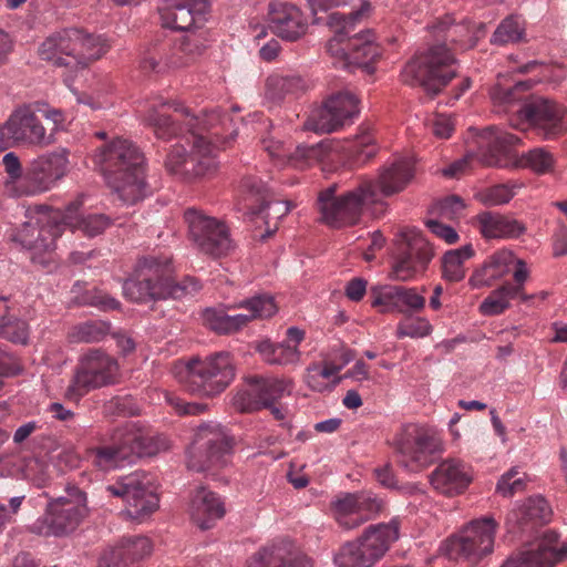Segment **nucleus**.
I'll list each match as a JSON object with an SVG mask.
<instances>
[{
    "label": "nucleus",
    "mask_w": 567,
    "mask_h": 567,
    "mask_svg": "<svg viewBox=\"0 0 567 567\" xmlns=\"http://www.w3.org/2000/svg\"><path fill=\"white\" fill-rule=\"evenodd\" d=\"M145 122L153 128L157 138L171 140L182 134L181 123L187 126L186 144H192L190 153L182 143L172 146L165 166L172 174L204 176L216 167L215 152L234 138L228 135L230 118L218 111L205 112L202 117L193 115L179 102H168L162 96L148 104Z\"/></svg>",
    "instance_id": "1"
},
{
    "label": "nucleus",
    "mask_w": 567,
    "mask_h": 567,
    "mask_svg": "<svg viewBox=\"0 0 567 567\" xmlns=\"http://www.w3.org/2000/svg\"><path fill=\"white\" fill-rule=\"evenodd\" d=\"M529 87L527 81H518L509 86L497 83L491 90V99L504 112L513 113L509 123L517 130L532 128L544 140H555L566 133L567 107L555 100L533 95L515 109Z\"/></svg>",
    "instance_id": "2"
},
{
    "label": "nucleus",
    "mask_w": 567,
    "mask_h": 567,
    "mask_svg": "<svg viewBox=\"0 0 567 567\" xmlns=\"http://www.w3.org/2000/svg\"><path fill=\"white\" fill-rule=\"evenodd\" d=\"M92 159L124 203L135 204L151 193L145 178L144 155L132 141L112 138L95 150Z\"/></svg>",
    "instance_id": "3"
},
{
    "label": "nucleus",
    "mask_w": 567,
    "mask_h": 567,
    "mask_svg": "<svg viewBox=\"0 0 567 567\" xmlns=\"http://www.w3.org/2000/svg\"><path fill=\"white\" fill-rule=\"evenodd\" d=\"M200 289L202 285L195 277L186 276L181 281H176L173 258L166 255L141 257L132 276L123 282L124 296L137 303L169 298L182 299Z\"/></svg>",
    "instance_id": "4"
},
{
    "label": "nucleus",
    "mask_w": 567,
    "mask_h": 567,
    "mask_svg": "<svg viewBox=\"0 0 567 567\" xmlns=\"http://www.w3.org/2000/svg\"><path fill=\"white\" fill-rule=\"evenodd\" d=\"M337 186L331 185L318 196V210L322 223L332 228L350 227L359 224L365 213L373 217L383 215L379 212L380 195L371 182L367 179L357 187L339 196Z\"/></svg>",
    "instance_id": "5"
},
{
    "label": "nucleus",
    "mask_w": 567,
    "mask_h": 567,
    "mask_svg": "<svg viewBox=\"0 0 567 567\" xmlns=\"http://www.w3.org/2000/svg\"><path fill=\"white\" fill-rule=\"evenodd\" d=\"M111 45L101 35L89 34L81 29H64L47 37L39 45L41 60L55 66L84 69L104 55Z\"/></svg>",
    "instance_id": "6"
},
{
    "label": "nucleus",
    "mask_w": 567,
    "mask_h": 567,
    "mask_svg": "<svg viewBox=\"0 0 567 567\" xmlns=\"http://www.w3.org/2000/svg\"><path fill=\"white\" fill-rule=\"evenodd\" d=\"M400 520L369 526L357 539L343 544L333 556L337 567H373L399 539Z\"/></svg>",
    "instance_id": "7"
},
{
    "label": "nucleus",
    "mask_w": 567,
    "mask_h": 567,
    "mask_svg": "<svg viewBox=\"0 0 567 567\" xmlns=\"http://www.w3.org/2000/svg\"><path fill=\"white\" fill-rule=\"evenodd\" d=\"M163 447V442L134 422H126L114 430L111 435V444L90 451L93 464L107 468L116 466L120 462H133L134 458L153 456Z\"/></svg>",
    "instance_id": "8"
},
{
    "label": "nucleus",
    "mask_w": 567,
    "mask_h": 567,
    "mask_svg": "<svg viewBox=\"0 0 567 567\" xmlns=\"http://www.w3.org/2000/svg\"><path fill=\"white\" fill-rule=\"evenodd\" d=\"M455 64L456 60L446 44H435L406 63L402 80L409 85H420L427 92L437 94L456 76Z\"/></svg>",
    "instance_id": "9"
},
{
    "label": "nucleus",
    "mask_w": 567,
    "mask_h": 567,
    "mask_svg": "<svg viewBox=\"0 0 567 567\" xmlns=\"http://www.w3.org/2000/svg\"><path fill=\"white\" fill-rule=\"evenodd\" d=\"M498 523L492 516L471 520L443 543L441 550L452 560L478 564L494 549Z\"/></svg>",
    "instance_id": "10"
},
{
    "label": "nucleus",
    "mask_w": 567,
    "mask_h": 567,
    "mask_svg": "<svg viewBox=\"0 0 567 567\" xmlns=\"http://www.w3.org/2000/svg\"><path fill=\"white\" fill-rule=\"evenodd\" d=\"M120 377L117 360L102 349H90L79 358L64 398L79 402L92 390L115 384Z\"/></svg>",
    "instance_id": "11"
},
{
    "label": "nucleus",
    "mask_w": 567,
    "mask_h": 567,
    "mask_svg": "<svg viewBox=\"0 0 567 567\" xmlns=\"http://www.w3.org/2000/svg\"><path fill=\"white\" fill-rule=\"evenodd\" d=\"M234 378L235 368L230 353L223 351L205 359L189 360L183 384L192 394L210 398L225 391Z\"/></svg>",
    "instance_id": "12"
},
{
    "label": "nucleus",
    "mask_w": 567,
    "mask_h": 567,
    "mask_svg": "<svg viewBox=\"0 0 567 567\" xmlns=\"http://www.w3.org/2000/svg\"><path fill=\"white\" fill-rule=\"evenodd\" d=\"M519 137L496 126L483 130L473 141L474 146L466 155L443 169L444 176L460 177L467 172L474 162L484 166H503L504 156L519 142Z\"/></svg>",
    "instance_id": "13"
},
{
    "label": "nucleus",
    "mask_w": 567,
    "mask_h": 567,
    "mask_svg": "<svg viewBox=\"0 0 567 567\" xmlns=\"http://www.w3.org/2000/svg\"><path fill=\"white\" fill-rule=\"evenodd\" d=\"M53 142V133H47L38 110L31 104L17 107L0 126V151L17 145L43 148Z\"/></svg>",
    "instance_id": "14"
},
{
    "label": "nucleus",
    "mask_w": 567,
    "mask_h": 567,
    "mask_svg": "<svg viewBox=\"0 0 567 567\" xmlns=\"http://www.w3.org/2000/svg\"><path fill=\"white\" fill-rule=\"evenodd\" d=\"M233 443V437L220 425L203 424L198 426L188 452V468L205 472L225 466L229 461Z\"/></svg>",
    "instance_id": "15"
},
{
    "label": "nucleus",
    "mask_w": 567,
    "mask_h": 567,
    "mask_svg": "<svg viewBox=\"0 0 567 567\" xmlns=\"http://www.w3.org/2000/svg\"><path fill=\"white\" fill-rule=\"evenodd\" d=\"M106 491L126 503L121 515L138 523L150 517L159 505L158 496L152 485V477L146 473L135 472L122 477L115 484L107 485Z\"/></svg>",
    "instance_id": "16"
},
{
    "label": "nucleus",
    "mask_w": 567,
    "mask_h": 567,
    "mask_svg": "<svg viewBox=\"0 0 567 567\" xmlns=\"http://www.w3.org/2000/svg\"><path fill=\"white\" fill-rule=\"evenodd\" d=\"M398 464L409 472H420L442 453L443 444L433 431L406 426L395 439Z\"/></svg>",
    "instance_id": "17"
},
{
    "label": "nucleus",
    "mask_w": 567,
    "mask_h": 567,
    "mask_svg": "<svg viewBox=\"0 0 567 567\" xmlns=\"http://www.w3.org/2000/svg\"><path fill=\"white\" fill-rule=\"evenodd\" d=\"M75 497H58L48 504L44 518L35 525L44 536L62 537L73 533L89 514L86 495L75 488Z\"/></svg>",
    "instance_id": "18"
},
{
    "label": "nucleus",
    "mask_w": 567,
    "mask_h": 567,
    "mask_svg": "<svg viewBox=\"0 0 567 567\" xmlns=\"http://www.w3.org/2000/svg\"><path fill=\"white\" fill-rule=\"evenodd\" d=\"M292 381L285 378L274 377H249L246 380V388L240 389L233 398V405L241 413L260 411L264 406H270L271 403L285 396L290 395Z\"/></svg>",
    "instance_id": "19"
},
{
    "label": "nucleus",
    "mask_w": 567,
    "mask_h": 567,
    "mask_svg": "<svg viewBox=\"0 0 567 567\" xmlns=\"http://www.w3.org/2000/svg\"><path fill=\"white\" fill-rule=\"evenodd\" d=\"M69 159L64 152H51L32 159L24 169L19 196L37 195L53 188L68 172Z\"/></svg>",
    "instance_id": "20"
},
{
    "label": "nucleus",
    "mask_w": 567,
    "mask_h": 567,
    "mask_svg": "<svg viewBox=\"0 0 567 567\" xmlns=\"http://www.w3.org/2000/svg\"><path fill=\"white\" fill-rule=\"evenodd\" d=\"M358 114L359 99L350 91H340L312 111L303 126L307 131L330 133L351 122Z\"/></svg>",
    "instance_id": "21"
},
{
    "label": "nucleus",
    "mask_w": 567,
    "mask_h": 567,
    "mask_svg": "<svg viewBox=\"0 0 567 567\" xmlns=\"http://www.w3.org/2000/svg\"><path fill=\"white\" fill-rule=\"evenodd\" d=\"M354 24L347 25L342 31V25L336 28V37L329 42V51L332 54L341 55L348 64H354L372 72L371 64L381 56V48L375 42L372 31L367 30L354 35L344 38L349 34Z\"/></svg>",
    "instance_id": "22"
},
{
    "label": "nucleus",
    "mask_w": 567,
    "mask_h": 567,
    "mask_svg": "<svg viewBox=\"0 0 567 567\" xmlns=\"http://www.w3.org/2000/svg\"><path fill=\"white\" fill-rule=\"evenodd\" d=\"M567 558V540H561L557 532L546 529L535 547L511 556L502 567H553Z\"/></svg>",
    "instance_id": "23"
},
{
    "label": "nucleus",
    "mask_w": 567,
    "mask_h": 567,
    "mask_svg": "<svg viewBox=\"0 0 567 567\" xmlns=\"http://www.w3.org/2000/svg\"><path fill=\"white\" fill-rule=\"evenodd\" d=\"M260 144L270 158L280 166L291 165L303 169L313 163L331 159L332 157L331 150L323 142L310 146L299 145L293 152L282 141L272 135L262 136Z\"/></svg>",
    "instance_id": "24"
},
{
    "label": "nucleus",
    "mask_w": 567,
    "mask_h": 567,
    "mask_svg": "<svg viewBox=\"0 0 567 567\" xmlns=\"http://www.w3.org/2000/svg\"><path fill=\"white\" fill-rule=\"evenodd\" d=\"M238 209L251 216L262 215V219L269 218L270 213L266 215L265 210H272L277 218L287 215L291 210L288 202H269L266 184L257 176H245L237 190Z\"/></svg>",
    "instance_id": "25"
},
{
    "label": "nucleus",
    "mask_w": 567,
    "mask_h": 567,
    "mask_svg": "<svg viewBox=\"0 0 567 567\" xmlns=\"http://www.w3.org/2000/svg\"><path fill=\"white\" fill-rule=\"evenodd\" d=\"M189 238L200 248H230L229 227L221 220L189 208L184 214Z\"/></svg>",
    "instance_id": "26"
},
{
    "label": "nucleus",
    "mask_w": 567,
    "mask_h": 567,
    "mask_svg": "<svg viewBox=\"0 0 567 567\" xmlns=\"http://www.w3.org/2000/svg\"><path fill=\"white\" fill-rule=\"evenodd\" d=\"M208 7V0H163L158 10L165 28L189 31L204 24Z\"/></svg>",
    "instance_id": "27"
},
{
    "label": "nucleus",
    "mask_w": 567,
    "mask_h": 567,
    "mask_svg": "<svg viewBox=\"0 0 567 567\" xmlns=\"http://www.w3.org/2000/svg\"><path fill=\"white\" fill-rule=\"evenodd\" d=\"M153 544L143 535L122 537L114 546L105 549L100 559V567H131L151 556Z\"/></svg>",
    "instance_id": "28"
},
{
    "label": "nucleus",
    "mask_w": 567,
    "mask_h": 567,
    "mask_svg": "<svg viewBox=\"0 0 567 567\" xmlns=\"http://www.w3.org/2000/svg\"><path fill=\"white\" fill-rule=\"evenodd\" d=\"M248 567H311V561L293 542L280 539L259 549Z\"/></svg>",
    "instance_id": "29"
},
{
    "label": "nucleus",
    "mask_w": 567,
    "mask_h": 567,
    "mask_svg": "<svg viewBox=\"0 0 567 567\" xmlns=\"http://www.w3.org/2000/svg\"><path fill=\"white\" fill-rule=\"evenodd\" d=\"M472 480L471 468L455 458L443 461L430 475L431 485L437 492L447 496L463 493Z\"/></svg>",
    "instance_id": "30"
},
{
    "label": "nucleus",
    "mask_w": 567,
    "mask_h": 567,
    "mask_svg": "<svg viewBox=\"0 0 567 567\" xmlns=\"http://www.w3.org/2000/svg\"><path fill=\"white\" fill-rule=\"evenodd\" d=\"M551 509L543 497H529L506 516V526L512 533H532L548 523Z\"/></svg>",
    "instance_id": "31"
},
{
    "label": "nucleus",
    "mask_w": 567,
    "mask_h": 567,
    "mask_svg": "<svg viewBox=\"0 0 567 567\" xmlns=\"http://www.w3.org/2000/svg\"><path fill=\"white\" fill-rule=\"evenodd\" d=\"M414 175V163L411 158L402 157L385 165L378 181H371L380 195L379 212L384 214L386 203L384 197L402 192Z\"/></svg>",
    "instance_id": "32"
},
{
    "label": "nucleus",
    "mask_w": 567,
    "mask_h": 567,
    "mask_svg": "<svg viewBox=\"0 0 567 567\" xmlns=\"http://www.w3.org/2000/svg\"><path fill=\"white\" fill-rule=\"evenodd\" d=\"M269 27L277 37L296 41L306 33L308 23L296 6L275 2L269 6Z\"/></svg>",
    "instance_id": "33"
},
{
    "label": "nucleus",
    "mask_w": 567,
    "mask_h": 567,
    "mask_svg": "<svg viewBox=\"0 0 567 567\" xmlns=\"http://www.w3.org/2000/svg\"><path fill=\"white\" fill-rule=\"evenodd\" d=\"M518 260L522 259L516 258L512 250H498L473 274L470 284L474 288L489 287L494 281L508 275L512 268L515 270Z\"/></svg>",
    "instance_id": "34"
},
{
    "label": "nucleus",
    "mask_w": 567,
    "mask_h": 567,
    "mask_svg": "<svg viewBox=\"0 0 567 567\" xmlns=\"http://www.w3.org/2000/svg\"><path fill=\"white\" fill-rule=\"evenodd\" d=\"M475 225L486 239H514L526 230L525 225L520 221L492 212L477 215Z\"/></svg>",
    "instance_id": "35"
},
{
    "label": "nucleus",
    "mask_w": 567,
    "mask_h": 567,
    "mask_svg": "<svg viewBox=\"0 0 567 567\" xmlns=\"http://www.w3.org/2000/svg\"><path fill=\"white\" fill-rule=\"evenodd\" d=\"M436 37L443 35L444 40L458 43L462 49H471L485 35V24L472 21L454 24L451 17L439 21L433 27Z\"/></svg>",
    "instance_id": "36"
},
{
    "label": "nucleus",
    "mask_w": 567,
    "mask_h": 567,
    "mask_svg": "<svg viewBox=\"0 0 567 567\" xmlns=\"http://www.w3.org/2000/svg\"><path fill=\"white\" fill-rule=\"evenodd\" d=\"M190 515L200 529H209L225 515L224 503L215 493L200 487L192 499Z\"/></svg>",
    "instance_id": "37"
},
{
    "label": "nucleus",
    "mask_w": 567,
    "mask_h": 567,
    "mask_svg": "<svg viewBox=\"0 0 567 567\" xmlns=\"http://www.w3.org/2000/svg\"><path fill=\"white\" fill-rule=\"evenodd\" d=\"M228 305L224 308H207L203 318L206 326L218 334H234L249 324L246 313L229 315Z\"/></svg>",
    "instance_id": "38"
},
{
    "label": "nucleus",
    "mask_w": 567,
    "mask_h": 567,
    "mask_svg": "<svg viewBox=\"0 0 567 567\" xmlns=\"http://www.w3.org/2000/svg\"><path fill=\"white\" fill-rule=\"evenodd\" d=\"M256 351L268 364L288 365L300 361V351L289 342H271L269 339L257 343Z\"/></svg>",
    "instance_id": "39"
},
{
    "label": "nucleus",
    "mask_w": 567,
    "mask_h": 567,
    "mask_svg": "<svg viewBox=\"0 0 567 567\" xmlns=\"http://www.w3.org/2000/svg\"><path fill=\"white\" fill-rule=\"evenodd\" d=\"M79 206V202H73L68 206L66 214L63 217V221L66 226L74 228L76 231H81L87 237H94L110 225L109 217L103 214L89 215L79 219L76 216Z\"/></svg>",
    "instance_id": "40"
},
{
    "label": "nucleus",
    "mask_w": 567,
    "mask_h": 567,
    "mask_svg": "<svg viewBox=\"0 0 567 567\" xmlns=\"http://www.w3.org/2000/svg\"><path fill=\"white\" fill-rule=\"evenodd\" d=\"M430 259L431 256H426L422 250H400L392 265L394 279L410 280L419 270L426 267Z\"/></svg>",
    "instance_id": "41"
},
{
    "label": "nucleus",
    "mask_w": 567,
    "mask_h": 567,
    "mask_svg": "<svg viewBox=\"0 0 567 567\" xmlns=\"http://www.w3.org/2000/svg\"><path fill=\"white\" fill-rule=\"evenodd\" d=\"M306 81L296 74H271L266 81V96L275 102L282 101L288 94L305 91Z\"/></svg>",
    "instance_id": "42"
},
{
    "label": "nucleus",
    "mask_w": 567,
    "mask_h": 567,
    "mask_svg": "<svg viewBox=\"0 0 567 567\" xmlns=\"http://www.w3.org/2000/svg\"><path fill=\"white\" fill-rule=\"evenodd\" d=\"M229 310L246 309L249 313L246 317L249 323L256 319H267L278 311V306L274 296L269 293H259L250 298L243 299L238 302L228 305Z\"/></svg>",
    "instance_id": "43"
},
{
    "label": "nucleus",
    "mask_w": 567,
    "mask_h": 567,
    "mask_svg": "<svg viewBox=\"0 0 567 567\" xmlns=\"http://www.w3.org/2000/svg\"><path fill=\"white\" fill-rule=\"evenodd\" d=\"M518 288H512L511 281H505L489 295L480 305V312L483 316L493 317L504 313L511 307V300L515 299Z\"/></svg>",
    "instance_id": "44"
},
{
    "label": "nucleus",
    "mask_w": 567,
    "mask_h": 567,
    "mask_svg": "<svg viewBox=\"0 0 567 567\" xmlns=\"http://www.w3.org/2000/svg\"><path fill=\"white\" fill-rule=\"evenodd\" d=\"M351 166H361L377 154L374 136L369 127L362 128L354 140L349 142L347 147Z\"/></svg>",
    "instance_id": "45"
},
{
    "label": "nucleus",
    "mask_w": 567,
    "mask_h": 567,
    "mask_svg": "<svg viewBox=\"0 0 567 567\" xmlns=\"http://www.w3.org/2000/svg\"><path fill=\"white\" fill-rule=\"evenodd\" d=\"M331 507L338 524L344 529H354L362 525V519L357 518V493H346L337 497Z\"/></svg>",
    "instance_id": "46"
},
{
    "label": "nucleus",
    "mask_w": 567,
    "mask_h": 567,
    "mask_svg": "<svg viewBox=\"0 0 567 567\" xmlns=\"http://www.w3.org/2000/svg\"><path fill=\"white\" fill-rule=\"evenodd\" d=\"M525 23L519 16H508L505 18L491 38V43L496 45H506L525 41Z\"/></svg>",
    "instance_id": "47"
},
{
    "label": "nucleus",
    "mask_w": 567,
    "mask_h": 567,
    "mask_svg": "<svg viewBox=\"0 0 567 567\" xmlns=\"http://www.w3.org/2000/svg\"><path fill=\"white\" fill-rule=\"evenodd\" d=\"M110 329L111 326L106 321L90 320L72 327L68 337L71 342H100L109 334Z\"/></svg>",
    "instance_id": "48"
},
{
    "label": "nucleus",
    "mask_w": 567,
    "mask_h": 567,
    "mask_svg": "<svg viewBox=\"0 0 567 567\" xmlns=\"http://www.w3.org/2000/svg\"><path fill=\"white\" fill-rule=\"evenodd\" d=\"M474 256V250H446L442 258L443 276L450 281H460L465 276L463 262Z\"/></svg>",
    "instance_id": "49"
},
{
    "label": "nucleus",
    "mask_w": 567,
    "mask_h": 567,
    "mask_svg": "<svg viewBox=\"0 0 567 567\" xmlns=\"http://www.w3.org/2000/svg\"><path fill=\"white\" fill-rule=\"evenodd\" d=\"M350 4L352 9L349 12H332L329 16L328 23L332 28H339L342 25V31L346 30L347 25L354 24L360 18H362L370 9L369 0H344L342 6Z\"/></svg>",
    "instance_id": "50"
},
{
    "label": "nucleus",
    "mask_w": 567,
    "mask_h": 567,
    "mask_svg": "<svg viewBox=\"0 0 567 567\" xmlns=\"http://www.w3.org/2000/svg\"><path fill=\"white\" fill-rule=\"evenodd\" d=\"M400 287L401 286H384L373 288L371 306L381 307L382 313L399 312Z\"/></svg>",
    "instance_id": "51"
},
{
    "label": "nucleus",
    "mask_w": 567,
    "mask_h": 567,
    "mask_svg": "<svg viewBox=\"0 0 567 567\" xmlns=\"http://www.w3.org/2000/svg\"><path fill=\"white\" fill-rule=\"evenodd\" d=\"M515 185L497 184L477 193V199L485 206H498L508 203L515 196Z\"/></svg>",
    "instance_id": "52"
},
{
    "label": "nucleus",
    "mask_w": 567,
    "mask_h": 567,
    "mask_svg": "<svg viewBox=\"0 0 567 567\" xmlns=\"http://www.w3.org/2000/svg\"><path fill=\"white\" fill-rule=\"evenodd\" d=\"M341 369L342 365L332 362H324L323 367L313 363L307 369L306 382L312 390L321 392L326 389L321 379H329L339 373Z\"/></svg>",
    "instance_id": "53"
},
{
    "label": "nucleus",
    "mask_w": 567,
    "mask_h": 567,
    "mask_svg": "<svg viewBox=\"0 0 567 567\" xmlns=\"http://www.w3.org/2000/svg\"><path fill=\"white\" fill-rule=\"evenodd\" d=\"M522 161L525 166L538 174L550 172L555 163L553 154L543 147L528 151L522 156Z\"/></svg>",
    "instance_id": "54"
},
{
    "label": "nucleus",
    "mask_w": 567,
    "mask_h": 567,
    "mask_svg": "<svg viewBox=\"0 0 567 567\" xmlns=\"http://www.w3.org/2000/svg\"><path fill=\"white\" fill-rule=\"evenodd\" d=\"M0 337L14 343L25 344L29 338V329L25 321L20 319L0 320Z\"/></svg>",
    "instance_id": "55"
},
{
    "label": "nucleus",
    "mask_w": 567,
    "mask_h": 567,
    "mask_svg": "<svg viewBox=\"0 0 567 567\" xmlns=\"http://www.w3.org/2000/svg\"><path fill=\"white\" fill-rule=\"evenodd\" d=\"M432 326L425 318H408L401 321L396 327V337L403 339L410 338H423L431 333Z\"/></svg>",
    "instance_id": "56"
},
{
    "label": "nucleus",
    "mask_w": 567,
    "mask_h": 567,
    "mask_svg": "<svg viewBox=\"0 0 567 567\" xmlns=\"http://www.w3.org/2000/svg\"><path fill=\"white\" fill-rule=\"evenodd\" d=\"M425 307V297L415 288L400 287L399 312L405 316L420 312Z\"/></svg>",
    "instance_id": "57"
},
{
    "label": "nucleus",
    "mask_w": 567,
    "mask_h": 567,
    "mask_svg": "<svg viewBox=\"0 0 567 567\" xmlns=\"http://www.w3.org/2000/svg\"><path fill=\"white\" fill-rule=\"evenodd\" d=\"M517 474L515 467L504 473L497 482L496 492L504 497H512L516 493L523 492L526 481L524 477H516Z\"/></svg>",
    "instance_id": "58"
},
{
    "label": "nucleus",
    "mask_w": 567,
    "mask_h": 567,
    "mask_svg": "<svg viewBox=\"0 0 567 567\" xmlns=\"http://www.w3.org/2000/svg\"><path fill=\"white\" fill-rule=\"evenodd\" d=\"M382 506V501L371 493H357V518L362 519V524L374 517Z\"/></svg>",
    "instance_id": "59"
},
{
    "label": "nucleus",
    "mask_w": 567,
    "mask_h": 567,
    "mask_svg": "<svg viewBox=\"0 0 567 567\" xmlns=\"http://www.w3.org/2000/svg\"><path fill=\"white\" fill-rule=\"evenodd\" d=\"M165 399L166 402L179 415H198L203 413L207 408V405L203 403L186 402L174 393H166Z\"/></svg>",
    "instance_id": "60"
},
{
    "label": "nucleus",
    "mask_w": 567,
    "mask_h": 567,
    "mask_svg": "<svg viewBox=\"0 0 567 567\" xmlns=\"http://www.w3.org/2000/svg\"><path fill=\"white\" fill-rule=\"evenodd\" d=\"M81 303L97 307L102 310H114L121 305L115 298L99 290L86 292L82 297Z\"/></svg>",
    "instance_id": "61"
},
{
    "label": "nucleus",
    "mask_w": 567,
    "mask_h": 567,
    "mask_svg": "<svg viewBox=\"0 0 567 567\" xmlns=\"http://www.w3.org/2000/svg\"><path fill=\"white\" fill-rule=\"evenodd\" d=\"M512 288H518V292L515 293V298H519L522 302L530 301L535 295H527L524 291L525 282L529 279V269L524 260L517 261V268L513 271Z\"/></svg>",
    "instance_id": "62"
},
{
    "label": "nucleus",
    "mask_w": 567,
    "mask_h": 567,
    "mask_svg": "<svg viewBox=\"0 0 567 567\" xmlns=\"http://www.w3.org/2000/svg\"><path fill=\"white\" fill-rule=\"evenodd\" d=\"M436 212L442 219L458 218L464 209L463 200L457 196H449L441 200L436 206Z\"/></svg>",
    "instance_id": "63"
},
{
    "label": "nucleus",
    "mask_w": 567,
    "mask_h": 567,
    "mask_svg": "<svg viewBox=\"0 0 567 567\" xmlns=\"http://www.w3.org/2000/svg\"><path fill=\"white\" fill-rule=\"evenodd\" d=\"M426 226L435 237L442 239L446 245H454L458 240L455 229L439 219H429Z\"/></svg>",
    "instance_id": "64"
}]
</instances>
